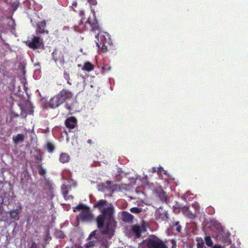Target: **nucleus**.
Masks as SVG:
<instances>
[{
	"label": "nucleus",
	"mask_w": 248,
	"mask_h": 248,
	"mask_svg": "<svg viewBox=\"0 0 248 248\" xmlns=\"http://www.w3.org/2000/svg\"><path fill=\"white\" fill-rule=\"evenodd\" d=\"M93 207L97 208L101 213L97 218V226L103 233L108 234L109 238L114 233L116 222L113 214L114 208L112 205L104 200H100L95 202Z\"/></svg>",
	"instance_id": "nucleus-1"
},
{
	"label": "nucleus",
	"mask_w": 248,
	"mask_h": 248,
	"mask_svg": "<svg viewBox=\"0 0 248 248\" xmlns=\"http://www.w3.org/2000/svg\"><path fill=\"white\" fill-rule=\"evenodd\" d=\"M77 210L80 211L78 218H80L81 220L89 221L92 220L93 218V215L91 212L90 208L85 205L81 203L74 208L73 211L74 212Z\"/></svg>",
	"instance_id": "nucleus-2"
},
{
	"label": "nucleus",
	"mask_w": 248,
	"mask_h": 248,
	"mask_svg": "<svg viewBox=\"0 0 248 248\" xmlns=\"http://www.w3.org/2000/svg\"><path fill=\"white\" fill-rule=\"evenodd\" d=\"M143 245L148 248H167L162 241L155 236H150L149 239L144 241Z\"/></svg>",
	"instance_id": "nucleus-3"
},
{
	"label": "nucleus",
	"mask_w": 248,
	"mask_h": 248,
	"mask_svg": "<svg viewBox=\"0 0 248 248\" xmlns=\"http://www.w3.org/2000/svg\"><path fill=\"white\" fill-rule=\"evenodd\" d=\"M147 226V223L143 221L140 224L133 226L131 228V231L136 237H140L142 233L146 232Z\"/></svg>",
	"instance_id": "nucleus-4"
},
{
	"label": "nucleus",
	"mask_w": 248,
	"mask_h": 248,
	"mask_svg": "<svg viewBox=\"0 0 248 248\" xmlns=\"http://www.w3.org/2000/svg\"><path fill=\"white\" fill-rule=\"evenodd\" d=\"M117 186L112 184L111 181H107L106 183L102 184L99 186V189L104 192L109 191L113 193L116 189Z\"/></svg>",
	"instance_id": "nucleus-5"
},
{
	"label": "nucleus",
	"mask_w": 248,
	"mask_h": 248,
	"mask_svg": "<svg viewBox=\"0 0 248 248\" xmlns=\"http://www.w3.org/2000/svg\"><path fill=\"white\" fill-rule=\"evenodd\" d=\"M28 46L32 48H40L43 46V42L39 37H34L32 40L28 43Z\"/></svg>",
	"instance_id": "nucleus-6"
},
{
	"label": "nucleus",
	"mask_w": 248,
	"mask_h": 248,
	"mask_svg": "<svg viewBox=\"0 0 248 248\" xmlns=\"http://www.w3.org/2000/svg\"><path fill=\"white\" fill-rule=\"evenodd\" d=\"M58 95L61 100H61L62 103L66 100L71 99L73 96L72 93L66 90H62Z\"/></svg>",
	"instance_id": "nucleus-7"
},
{
	"label": "nucleus",
	"mask_w": 248,
	"mask_h": 248,
	"mask_svg": "<svg viewBox=\"0 0 248 248\" xmlns=\"http://www.w3.org/2000/svg\"><path fill=\"white\" fill-rule=\"evenodd\" d=\"M88 239L90 241L86 244V247L87 248H90L94 246L98 240V238L96 235V231L92 232Z\"/></svg>",
	"instance_id": "nucleus-8"
},
{
	"label": "nucleus",
	"mask_w": 248,
	"mask_h": 248,
	"mask_svg": "<svg viewBox=\"0 0 248 248\" xmlns=\"http://www.w3.org/2000/svg\"><path fill=\"white\" fill-rule=\"evenodd\" d=\"M62 99H61L59 97L58 95L54 96L52 97L49 102V106L52 108H55L59 106L62 103Z\"/></svg>",
	"instance_id": "nucleus-9"
},
{
	"label": "nucleus",
	"mask_w": 248,
	"mask_h": 248,
	"mask_svg": "<svg viewBox=\"0 0 248 248\" xmlns=\"http://www.w3.org/2000/svg\"><path fill=\"white\" fill-rule=\"evenodd\" d=\"M99 36L100 37L101 40L100 44H103V42H104L105 44H110V38L108 33L107 32L98 33L96 36V38H98Z\"/></svg>",
	"instance_id": "nucleus-10"
},
{
	"label": "nucleus",
	"mask_w": 248,
	"mask_h": 248,
	"mask_svg": "<svg viewBox=\"0 0 248 248\" xmlns=\"http://www.w3.org/2000/svg\"><path fill=\"white\" fill-rule=\"evenodd\" d=\"M155 217L157 218L164 220L167 218L166 211L162 208L158 209L155 212Z\"/></svg>",
	"instance_id": "nucleus-11"
},
{
	"label": "nucleus",
	"mask_w": 248,
	"mask_h": 248,
	"mask_svg": "<svg viewBox=\"0 0 248 248\" xmlns=\"http://www.w3.org/2000/svg\"><path fill=\"white\" fill-rule=\"evenodd\" d=\"M21 209V207H19L18 208L10 211L8 213L11 218L15 220H18L20 218L19 214Z\"/></svg>",
	"instance_id": "nucleus-12"
},
{
	"label": "nucleus",
	"mask_w": 248,
	"mask_h": 248,
	"mask_svg": "<svg viewBox=\"0 0 248 248\" xmlns=\"http://www.w3.org/2000/svg\"><path fill=\"white\" fill-rule=\"evenodd\" d=\"M156 194L160 198V200L163 202H166L167 200V197L165 192L163 191L161 187H157L155 189Z\"/></svg>",
	"instance_id": "nucleus-13"
},
{
	"label": "nucleus",
	"mask_w": 248,
	"mask_h": 248,
	"mask_svg": "<svg viewBox=\"0 0 248 248\" xmlns=\"http://www.w3.org/2000/svg\"><path fill=\"white\" fill-rule=\"evenodd\" d=\"M122 219L124 222H132L133 216L127 212H124L122 215Z\"/></svg>",
	"instance_id": "nucleus-14"
},
{
	"label": "nucleus",
	"mask_w": 248,
	"mask_h": 248,
	"mask_svg": "<svg viewBox=\"0 0 248 248\" xmlns=\"http://www.w3.org/2000/svg\"><path fill=\"white\" fill-rule=\"evenodd\" d=\"M77 120L74 117L67 119L65 121V125L67 127L74 128L76 124Z\"/></svg>",
	"instance_id": "nucleus-15"
},
{
	"label": "nucleus",
	"mask_w": 248,
	"mask_h": 248,
	"mask_svg": "<svg viewBox=\"0 0 248 248\" xmlns=\"http://www.w3.org/2000/svg\"><path fill=\"white\" fill-rule=\"evenodd\" d=\"M46 27V23L44 21L41 22L37 24V28L36 31V33H43L46 32L47 33L48 31H45L44 29Z\"/></svg>",
	"instance_id": "nucleus-16"
},
{
	"label": "nucleus",
	"mask_w": 248,
	"mask_h": 248,
	"mask_svg": "<svg viewBox=\"0 0 248 248\" xmlns=\"http://www.w3.org/2000/svg\"><path fill=\"white\" fill-rule=\"evenodd\" d=\"M68 185L66 186L65 184H63L62 186L61 190H62V193L63 195L64 198L65 199H69L70 198V197L71 199H73V197L72 196H67V194H68Z\"/></svg>",
	"instance_id": "nucleus-17"
},
{
	"label": "nucleus",
	"mask_w": 248,
	"mask_h": 248,
	"mask_svg": "<svg viewBox=\"0 0 248 248\" xmlns=\"http://www.w3.org/2000/svg\"><path fill=\"white\" fill-rule=\"evenodd\" d=\"M23 134H17L16 136H13V140L16 144H18L20 142H22L24 140Z\"/></svg>",
	"instance_id": "nucleus-18"
},
{
	"label": "nucleus",
	"mask_w": 248,
	"mask_h": 248,
	"mask_svg": "<svg viewBox=\"0 0 248 248\" xmlns=\"http://www.w3.org/2000/svg\"><path fill=\"white\" fill-rule=\"evenodd\" d=\"M170 227L173 230H175L177 232H180L181 230V226L179 225V222L178 221H174L171 225Z\"/></svg>",
	"instance_id": "nucleus-19"
},
{
	"label": "nucleus",
	"mask_w": 248,
	"mask_h": 248,
	"mask_svg": "<svg viewBox=\"0 0 248 248\" xmlns=\"http://www.w3.org/2000/svg\"><path fill=\"white\" fill-rule=\"evenodd\" d=\"M93 65L90 62H86L82 69L83 70L91 71L93 69Z\"/></svg>",
	"instance_id": "nucleus-20"
},
{
	"label": "nucleus",
	"mask_w": 248,
	"mask_h": 248,
	"mask_svg": "<svg viewBox=\"0 0 248 248\" xmlns=\"http://www.w3.org/2000/svg\"><path fill=\"white\" fill-rule=\"evenodd\" d=\"M69 160V156L65 153H62L60 157V161L62 163H64L67 162Z\"/></svg>",
	"instance_id": "nucleus-21"
},
{
	"label": "nucleus",
	"mask_w": 248,
	"mask_h": 248,
	"mask_svg": "<svg viewBox=\"0 0 248 248\" xmlns=\"http://www.w3.org/2000/svg\"><path fill=\"white\" fill-rule=\"evenodd\" d=\"M161 171H163L164 174H166V171L163 170L162 168L160 167L159 168H152V172H161Z\"/></svg>",
	"instance_id": "nucleus-22"
},
{
	"label": "nucleus",
	"mask_w": 248,
	"mask_h": 248,
	"mask_svg": "<svg viewBox=\"0 0 248 248\" xmlns=\"http://www.w3.org/2000/svg\"><path fill=\"white\" fill-rule=\"evenodd\" d=\"M205 241L206 244L208 247L212 246L213 243V241L210 236L205 237Z\"/></svg>",
	"instance_id": "nucleus-23"
},
{
	"label": "nucleus",
	"mask_w": 248,
	"mask_h": 248,
	"mask_svg": "<svg viewBox=\"0 0 248 248\" xmlns=\"http://www.w3.org/2000/svg\"><path fill=\"white\" fill-rule=\"evenodd\" d=\"M63 76L64 78L67 80V82L69 85H71L72 83L70 82V75L66 71H64Z\"/></svg>",
	"instance_id": "nucleus-24"
},
{
	"label": "nucleus",
	"mask_w": 248,
	"mask_h": 248,
	"mask_svg": "<svg viewBox=\"0 0 248 248\" xmlns=\"http://www.w3.org/2000/svg\"><path fill=\"white\" fill-rule=\"evenodd\" d=\"M86 23H88V24L91 25V26L92 27V30H93V31H94V30L98 29V25L97 23L91 24V23L90 22L89 20H88L86 22Z\"/></svg>",
	"instance_id": "nucleus-25"
},
{
	"label": "nucleus",
	"mask_w": 248,
	"mask_h": 248,
	"mask_svg": "<svg viewBox=\"0 0 248 248\" xmlns=\"http://www.w3.org/2000/svg\"><path fill=\"white\" fill-rule=\"evenodd\" d=\"M130 211L133 213L139 214L142 211V209L138 207H133L131 208Z\"/></svg>",
	"instance_id": "nucleus-26"
},
{
	"label": "nucleus",
	"mask_w": 248,
	"mask_h": 248,
	"mask_svg": "<svg viewBox=\"0 0 248 248\" xmlns=\"http://www.w3.org/2000/svg\"><path fill=\"white\" fill-rule=\"evenodd\" d=\"M47 147L48 151L49 152H52L55 148L54 145L50 142L47 143Z\"/></svg>",
	"instance_id": "nucleus-27"
},
{
	"label": "nucleus",
	"mask_w": 248,
	"mask_h": 248,
	"mask_svg": "<svg viewBox=\"0 0 248 248\" xmlns=\"http://www.w3.org/2000/svg\"><path fill=\"white\" fill-rule=\"evenodd\" d=\"M39 172L41 175H43L46 174V171L44 169L41 168L39 169Z\"/></svg>",
	"instance_id": "nucleus-28"
},
{
	"label": "nucleus",
	"mask_w": 248,
	"mask_h": 248,
	"mask_svg": "<svg viewBox=\"0 0 248 248\" xmlns=\"http://www.w3.org/2000/svg\"><path fill=\"white\" fill-rule=\"evenodd\" d=\"M59 62H60V63L61 65L62 66L63 68H64L65 67L64 66V64L65 62H64V60L63 56L62 57V59L59 61Z\"/></svg>",
	"instance_id": "nucleus-29"
},
{
	"label": "nucleus",
	"mask_w": 248,
	"mask_h": 248,
	"mask_svg": "<svg viewBox=\"0 0 248 248\" xmlns=\"http://www.w3.org/2000/svg\"><path fill=\"white\" fill-rule=\"evenodd\" d=\"M203 244H204V243L202 240L201 243L198 242L197 243V248H202Z\"/></svg>",
	"instance_id": "nucleus-30"
},
{
	"label": "nucleus",
	"mask_w": 248,
	"mask_h": 248,
	"mask_svg": "<svg viewBox=\"0 0 248 248\" xmlns=\"http://www.w3.org/2000/svg\"><path fill=\"white\" fill-rule=\"evenodd\" d=\"M101 50L104 52H105L107 50V46H106L105 43L104 42H103V44H102Z\"/></svg>",
	"instance_id": "nucleus-31"
},
{
	"label": "nucleus",
	"mask_w": 248,
	"mask_h": 248,
	"mask_svg": "<svg viewBox=\"0 0 248 248\" xmlns=\"http://www.w3.org/2000/svg\"><path fill=\"white\" fill-rule=\"evenodd\" d=\"M3 202V200L2 199V197H0V204H2ZM2 207L0 205V215L2 213Z\"/></svg>",
	"instance_id": "nucleus-32"
},
{
	"label": "nucleus",
	"mask_w": 248,
	"mask_h": 248,
	"mask_svg": "<svg viewBox=\"0 0 248 248\" xmlns=\"http://www.w3.org/2000/svg\"><path fill=\"white\" fill-rule=\"evenodd\" d=\"M89 2L92 5H96L97 4L96 0H88Z\"/></svg>",
	"instance_id": "nucleus-33"
},
{
	"label": "nucleus",
	"mask_w": 248,
	"mask_h": 248,
	"mask_svg": "<svg viewBox=\"0 0 248 248\" xmlns=\"http://www.w3.org/2000/svg\"><path fill=\"white\" fill-rule=\"evenodd\" d=\"M21 115L23 117H25L26 115V112L23 110V108H21Z\"/></svg>",
	"instance_id": "nucleus-34"
},
{
	"label": "nucleus",
	"mask_w": 248,
	"mask_h": 248,
	"mask_svg": "<svg viewBox=\"0 0 248 248\" xmlns=\"http://www.w3.org/2000/svg\"><path fill=\"white\" fill-rule=\"evenodd\" d=\"M69 183L71 185H74V186H76L77 185L76 182H75L73 180H70V181H69Z\"/></svg>",
	"instance_id": "nucleus-35"
},
{
	"label": "nucleus",
	"mask_w": 248,
	"mask_h": 248,
	"mask_svg": "<svg viewBox=\"0 0 248 248\" xmlns=\"http://www.w3.org/2000/svg\"><path fill=\"white\" fill-rule=\"evenodd\" d=\"M37 248V244L33 242L32 244V245L31 247V248Z\"/></svg>",
	"instance_id": "nucleus-36"
},
{
	"label": "nucleus",
	"mask_w": 248,
	"mask_h": 248,
	"mask_svg": "<svg viewBox=\"0 0 248 248\" xmlns=\"http://www.w3.org/2000/svg\"><path fill=\"white\" fill-rule=\"evenodd\" d=\"M212 248H222L220 246L216 245L213 247Z\"/></svg>",
	"instance_id": "nucleus-37"
},
{
	"label": "nucleus",
	"mask_w": 248,
	"mask_h": 248,
	"mask_svg": "<svg viewBox=\"0 0 248 248\" xmlns=\"http://www.w3.org/2000/svg\"><path fill=\"white\" fill-rule=\"evenodd\" d=\"M173 242H174V241L172 240V242L173 243V245H172V248H175L176 245L175 243L173 244Z\"/></svg>",
	"instance_id": "nucleus-38"
},
{
	"label": "nucleus",
	"mask_w": 248,
	"mask_h": 248,
	"mask_svg": "<svg viewBox=\"0 0 248 248\" xmlns=\"http://www.w3.org/2000/svg\"><path fill=\"white\" fill-rule=\"evenodd\" d=\"M65 107L69 110L70 109V106H68L67 104L65 105Z\"/></svg>",
	"instance_id": "nucleus-39"
},
{
	"label": "nucleus",
	"mask_w": 248,
	"mask_h": 248,
	"mask_svg": "<svg viewBox=\"0 0 248 248\" xmlns=\"http://www.w3.org/2000/svg\"><path fill=\"white\" fill-rule=\"evenodd\" d=\"M87 142L89 144H91L92 143V140H88V141H87Z\"/></svg>",
	"instance_id": "nucleus-40"
},
{
	"label": "nucleus",
	"mask_w": 248,
	"mask_h": 248,
	"mask_svg": "<svg viewBox=\"0 0 248 248\" xmlns=\"http://www.w3.org/2000/svg\"><path fill=\"white\" fill-rule=\"evenodd\" d=\"M76 5H77L76 2H75V1L73 3V5L76 6Z\"/></svg>",
	"instance_id": "nucleus-41"
},
{
	"label": "nucleus",
	"mask_w": 248,
	"mask_h": 248,
	"mask_svg": "<svg viewBox=\"0 0 248 248\" xmlns=\"http://www.w3.org/2000/svg\"><path fill=\"white\" fill-rule=\"evenodd\" d=\"M96 45H97V46H98V47L99 48H100V46L99 45V43H96Z\"/></svg>",
	"instance_id": "nucleus-42"
},
{
	"label": "nucleus",
	"mask_w": 248,
	"mask_h": 248,
	"mask_svg": "<svg viewBox=\"0 0 248 248\" xmlns=\"http://www.w3.org/2000/svg\"><path fill=\"white\" fill-rule=\"evenodd\" d=\"M186 196H184L182 197L183 199H184V200H186V198L185 197Z\"/></svg>",
	"instance_id": "nucleus-43"
},
{
	"label": "nucleus",
	"mask_w": 248,
	"mask_h": 248,
	"mask_svg": "<svg viewBox=\"0 0 248 248\" xmlns=\"http://www.w3.org/2000/svg\"><path fill=\"white\" fill-rule=\"evenodd\" d=\"M55 61L56 62H57L59 61V60L58 59H55Z\"/></svg>",
	"instance_id": "nucleus-44"
},
{
	"label": "nucleus",
	"mask_w": 248,
	"mask_h": 248,
	"mask_svg": "<svg viewBox=\"0 0 248 248\" xmlns=\"http://www.w3.org/2000/svg\"><path fill=\"white\" fill-rule=\"evenodd\" d=\"M28 113H29V114H31V113H32V111H30V112H28Z\"/></svg>",
	"instance_id": "nucleus-45"
},
{
	"label": "nucleus",
	"mask_w": 248,
	"mask_h": 248,
	"mask_svg": "<svg viewBox=\"0 0 248 248\" xmlns=\"http://www.w3.org/2000/svg\"><path fill=\"white\" fill-rule=\"evenodd\" d=\"M80 15H83V12H80Z\"/></svg>",
	"instance_id": "nucleus-46"
},
{
	"label": "nucleus",
	"mask_w": 248,
	"mask_h": 248,
	"mask_svg": "<svg viewBox=\"0 0 248 248\" xmlns=\"http://www.w3.org/2000/svg\"><path fill=\"white\" fill-rule=\"evenodd\" d=\"M142 247V245H141V246H140V248H141V247Z\"/></svg>",
	"instance_id": "nucleus-47"
},
{
	"label": "nucleus",
	"mask_w": 248,
	"mask_h": 248,
	"mask_svg": "<svg viewBox=\"0 0 248 248\" xmlns=\"http://www.w3.org/2000/svg\"><path fill=\"white\" fill-rule=\"evenodd\" d=\"M230 248H234V247H231Z\"/></svg>",
	"instance_id": "nucleus-48"
}]
</instances>
